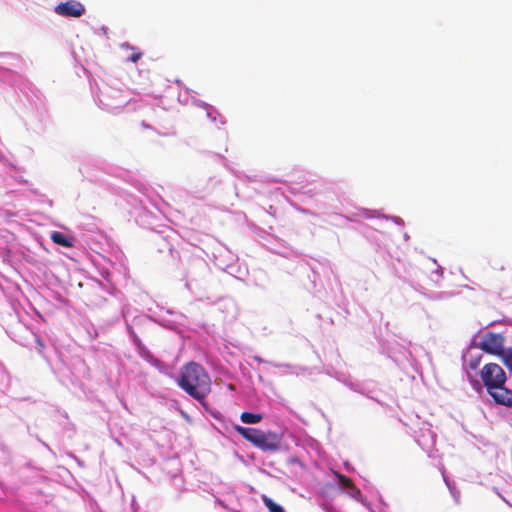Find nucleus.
<instances>
[{"label":"nucleus","mask_w":512,"mask_h":512,"mask_svg":"<svg viewBox=\"0 0 512 512\" xmlns=\"http://www.w3.org/2000/svg\"><path fill=\"white\" fill-rule=\"evenodd\" d=\"M178 385L189 396L203 403L211 391V379L205 369L196 362H189L181 369Z\"/></svg>","instance_id":"1"},{"label":"nucleus","mask_w":512,"mask_h":512,"mask_svg":"<svg viewBox=\"0 0 512 512\" xmlns=\"http://www.w3.org/2000/svg\"><path fill=\"white\" fill-rule=\"evenodd\" d=\"M234 429L245 440L262 451L275 452L280 448L282 436L276 432H264L257 428L243 427L240 425H236Z\"/></svg>","instance_id":"2"},{"label":"nucleus","mask_w":512,"mask_h":512,"mask_svg":"<svg viewBox=\"0 0 512 512\" xmlns=\"http://www.w3.org/2000/svg\"><path fill=\"white\" fill-rule=\"evenodd\" d=\"M480 376L486 389L499 388L506 382V374L502 367L496 363H488L483 366Z\"/></svg>","instance_id":"3"},{"label":"nucleus","mask_w":512,"mask_h":512,"mask_svg":"<svg viewBox=\"0 0 512 512\" xmlns=\"http://www.w3.org/2000/svg\"><path fill=\"white\" fill-rule=\"evenodd\" d=\"M504 341L501 334L487 332L483 335L479 347L488 354L499 356L503 353Z\"/></svg>","instance_id":"4"},{"label":"nucleus","mask_w":512,"mask_h":512,"mask_svg":"<svg viewBox=\"0 0 512 512\" xmlns=\"http://www.w3.org/2000/svg\"><path fill=\"white\" fill-rule=\"evenodd\" d=\"M55 12L61 16L80 17L85 12V8L80 2L70 0L58 4Z\"/></svg>","instance_id":"5"},{"label":"nucleus","mask_w":512,"mask_h":512,"mask_svg":"<svg viewBox=\"0 0 512 512\" xmlns=\"http://www.w3.org/2000/svg\"><path fill=\"white\" fill-rule=\"evenodd\" d=\"M496 403L512 407V391L500 385L499 388L487 390Z\"/></svg>","instance_id":"6"},{"label":"nucleus","mask_w":512,"mask_h":512,"mask_svg":"<svg viewBox=\"0 0 512 512\" xmlns=\"http://www.w3.org/2000/svg\"><path fill=\"white\" fill-rule=\"evenodd\" d=\"M50 238L57 245L67 247V248H70L73 246L72 240L70 238H68L67 236H65L62 232L54 231L51 234Z\"/></svg>","instance_id":"7"},{"label":"nucleus","mask_w":512,"mask_h":512,"mask_svg":"<svg viewBox=\"0 0 512 512\" xmlns=\"http://www.w3.org/2000/svg\"><path fill=\"white\" fill-rule=\"evenodd\" d=\"M240 419L243 423H246V424H256V423H259L263 419V416H262V414L243 412L240 415Z\"/></svg>","instance_id":"8"},{"label":"nucleus","mask_w":512,"mask_h":512,"mask_svg":"<svg viewBox=\"0 0 512 512\" xmlns=\"http://www.w3.org/2000/svg\"><path fill=\"white\" fill-rule=\"evenodd\" d=\"M481 360H482L481 354L473 355V354L469 353V355L467 356V359H466L467 367L471 370H477V368L479 367V365L481 363Z\"/></svg>","instance_id":"9"},{"label":"nucleus","mask_w":512,"mask_h":512,"mask_svg":"<svg viewBox=\"0 0 512 512\" xmlns=\"http://www.w3.org/2000/svg\"><path fill=\"white\" fill-rule=\"evenodd\" d=\"M121 47L124 49H129V50L133 51L131 56L128 57V59H127L128 61L137 63L141 59L142 52L136 51V49L133 46H131L129 43L125 42V43L121 44Z\"/></svg>","instance_id":"10"},{"label":"nucleus","mask_w":512,"mask_h":512,"mask_svg":"<svg viewBox=\"0 0 512 512\" xmlns=\"http://www.w3.org/2000/svg\"><path fill=\"white\" fill-rule=\"evenodd\" d=\"M263 503L269 512H285L283 507L275 503L271 498L264 496Z\"/></svg>","instance_id":"11"},{"label":"nucleus","mask_w":512,"mask_h":512,"mask_svg":"<svg viewBox=\"0 0 512 512\" xmlns=\"http://www.w3.org/2000/svg\"><path fill=\"white\" fill-rule=\"evenodd\" d=\"M338 479H339L340 484H342L344 487H347V488L351 489L353 491L354 495L355 494H357V495L360 494V490L357 489L354 486L352 480L349 477H346V476H344L342 474H339L338 475Z\"/></svg>","instance_id":"12"},{"label":"nucleus","mask_w":512,"mask_h":512,"mask_svg":"<svg viewBox=\"0 0 512 512\" xmlns=\"http://www.w3.org/2000/svg\"><path fill=\"white\" fill-rule=\"evenodd\" d=\"M503 363L512 370V349L503 350V353L500 355Z\"/></svg>","instance_id":"13"},{"label":"nucleus","mask_w":512,"mask_h":512,"mask_svg":"<svg viewBox=\"0 0 512 512\" xmlns=\"http://www.w3.org/2000/svg\"><path fill=\"white\" fill-rule=\"evenodd\" d=\"M449 493H450V495L453 496L455 502L458 503L459 502V498H460L459 493L455 492L454 489H452L451 487H450Z\"/></svg>","instance_id":"14"}]
</instances>
